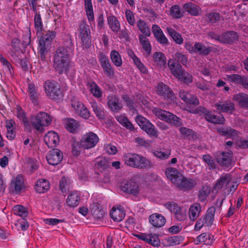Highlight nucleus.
Wrapping results in <instances>:
<instances>
[{
    "label": "nucleus",
    "instance_id": "nucleus-19",
    "mask_svg": "<svg viewBox=\"0 0 248 248\" xmlns=\"http://www.w3.org/2000/svg\"><path fill=\"white\" fill-rule=\"evenodd\" d=\"M107 99L108 106L112 111L119 112L122 109L123 106L118 97L114 95H108Z\"/></svg>",
    "mask_w": 248,
    "mask_h": 248
},
{
    "label": "nucleus",
    "instance_id": "nucleus-4",
    "mask_svg": "<svg viewBox=\"0 0 248 248\" xmlns=\"http://www.w3.org/2000/svg\"><path fill=\"white\" fill-rule=\"evenodd\" d=\"M43 88L46 95L51 100H57L62 97L60 86L55 81L50 80L46 81Z\"/></svg>",
    "mask_w": 248,
    "mask_h": 248
},
{
    "label": "nucleus",
    "instance_id": "nucleus-24",
    "mask_svg": "<svg viewBox=\"0 0 248 248\" xmlns=\"http://www.w3.org/2000/svg\"><path fill=\"white\" fill-rule=\"evenodd\" d=\"M110 216L113 221L120 222L125 217V212L123 208L121 206L116 208L113 207L110 211Z\"/></svg>",
    "mask_w": 248,
    "mask_h": 248
},
{
    "label": "nucleus",
    "instance_id": "nucleus-5",
    "mask_svg": "<svg viewBox=\"0 0 248 248\" xmlns=\"http://www.w3.org/2000/svg\"><path fill=\"white\" fill-rule=\"evenodd\" d=\"M31 127L36 131L42 130L44 126H47L51 122V118L47 113L44 112H40L36 115H32L30 118Z\"/></svg>",
    "mask_w": 248,
    "mask_h": 248
},
{
    "label": "nucleus",
    "instance_id": "nucleus-29",
    "mask_svg": "<svg viewBox=\"0 0 248 248\" xmlns=\"http://www.w3.org/2000/svg\"><path fill=\"white\" fill-rule=\"evenodd\" d=\"M201 212V206L199 203H194L189 209V217L191 220L194 221L199 217Z\"/></svg>",
    "mask_w": 248,
    "mask_h": 248
},
{
    "label": "nucleus",
    "instance_id": "nucleus-20",
    "mask_svg": "<svg viewBox=\"0 0 248 248\" xmlns=\"http://www.w3.org/2000/svg\"><path fill=\"white\" fill-rule=\"evenodd\" d=\"M27 92L32 103L34 106H38L39 104L40 94L37 91V87L33 83H29Z\"/></svg>",
    "mask_w": 248,
    "mask_h": 248
},
{
    "label": "nucleus",
    "instance_id": "nucleus-22",
    "mask_svg": "<svg viewBox=\"0 0 248 248\" xmlns=\"http://www.w3.org/2000/svg\"><path fill=\"white\" fill-rule=\"evenodd\" d=\"M221 43L231 44L238 40V35L234 31H228L221 35Z\"/></svg>",
    "mask_w": 248,
    "mask_h": 248
},
{
    "label": "nucleus",
    "instance_id": "nucleus-30",
    "mask_svg": "<svg viewBox=\"0 0 248 248\" xmlns=\"http://www.w3.org/2000/svg\"><path fill=\"white\" fill-rule=\"evenodd\" d=\"M234 101L238 103V105L245 108H248V95L244 93H239L235 94L233 97Z\"/></svg>",
    "mask_w": 248,
    "mask_h": 248
},
{
    "label": "nucleus",
    "instance_id": "nucleus-25",
    "mask_svg": "<svg viewBox=\"0 0 248 248\" xmlns=\"http://www.w3.org/2000/svg\"><path fill=\"white\" fill-rule=\"evenodd\" d=\"M183 9L193 16H197L200 14L201 8L192 2L186 3L183 5Z\"/></svg>",
    "mask_w": 248,
    "mask_h": 248
},
{
    "label": "nucleus",
    "instance_id": "nucleus-44",
    "mask_svg": "<svg viewBox=\"0 0 248 248\" xmlns=\"http://www.w3.org/2000/svg\"><path fill=\"white\" fill-rule=\"evenodd\" d=\"M210 234L207 233H202L197 237L196 244L203 243L206 245H210L212 243V239Z\"/></svg>",
    "mask_w": 248,
    "mask_h": 248
},
{
    "label": "nucleus",
    "instance_id": "nucleus-15",
    "mask_svg": "<svg viewBox=\"0 0 248 248\" xmlns=\"http://www.w3.org/2000/svg\"><path fill=\"white\" fill-rule=\"evenodd\" d=\"M72 107L76 112L84 119H88L90 116V112L84 104L80 101H74L72 103Z\"/></svg>",
    "mask_w": 248,
    "mask_h": 248
},
{
    "label": "nucleus",
    "instance_id": "nucleus-38",
    "mask_svg": "<svg viewBox=\"0 0 248 248\" xmlns=\"http://www.w3.org/2000/svg\"><path fill=\"white\" fill-rule=\"evenodd\" d=\"M166 31L168 34L171 36L176 44L181 45L183 43L184 40L182 35L176 32L173 28L168 27L166 28Z\"/></svg>",
    "mask_w": 248,
    "mask_h": 248
},
{
    "label": "nucleus",
    "instance_id": "nucleus-14",
    "mask_svg": "<svg viewBox=\"0 0 248 248\" xmlns=\"http://www.w3.org/2000/svg\"><path fill=\"white\" fill-rule=\"evenodd\" d=\"M215 107L219 112L231 114L235 109L234 104L229 100L217 102L215 104Z\"/></svg>",
    "mask_w": 248,
    "mask_h": 248
},
{
    "label": "nucleus",
    "instance_id": "nucleus-53",
    "mask_svg": "<svg viewBox=\"0 0 248 248\" xmlns=\"http://www.w3.org/2000/svg\"><path fill=\"white\" fill-rule=\"evenodd\" d=\"M70 181L68 178L63 177L60 182V188L62 193H65L70 190Z\"/></svg>",
    "mask_w": 248,
    "mask_h": 248
},
{
    "label": "nucleus",
    "instance_id": "nucleus-40",
    "mask_svg": "<svg viewBox=\"0 0 248 248\" xmlns=\"http://www.w3.org/2000/svg\"><path fill=\"white\" fill-rule=\"evenodd\" d=\"M139 39L143 49L146 52L147 54L148 55L150 54L152 50V46L148 39L146 38V36H144L142 34H140L139 35Z\"/></svg>",
    "mask_w": 248,
    "mask_h": 248
},
{
    "label": "nucleus",
    "instance_id": "nucleus-27",
    "mask_svg": "<svg viewBox=\"0 0 248 248\" xmlns=\"http://www.w3.org/2000/svg\"><path fill=\"white\" fill-rule=\"evenodd\" d=\"M216 160L220 165L229 167L231 162V154L229 153L221 152L217 155Z\"/></svg>",
    "mask_w": 248,
    "mask_h": 248
},
{
    "label": "nucleus",
    "instance_id": "nucleus-8",
    "mask_svg": "<svg viewBox=\"0 0 248 248\" xmlns=\"http://www.w3.org/2000/svg\"><path fill=\"white\" fill-rule=\"evenodd\" d=\"M98 141V136L93 132H90L83 136L80 140V145L85 149H89L94 147Z\"/></svg>",
    "mask_w": 248,
    "mask_h": 248
},
{
    "label": "nucleus",
    "instance_id": "nucleus-37",
    "mask_svg": "<svg viewBox=\"0 0 248 248\" xmlns=\"http://www.w3.org/2000/svg\"><path fill=\"white\" fill-rule=\"evenodd\" d=\"M91 211L94 217L97 220L102 218L105 214V211L101 208V206L98 202L92 204Z\"/></svg>",
    "mask_w": 248,
    "mask_h": 248
},
{
    "label": "nucleus",
    "instance_id": "nucleus-59",
    "mask_svg": "<svg viewBox=\"0 0 248 248\" xmlns=\"http://www.w3.org/2000/svg\"><path fill=\"white\" fill-rule=\"evenodd\" d=\"M109 162L106 158H97L96 160L95 166L100 169H106L109 167Z\"/></svg>",
    "mask_w": 248,
    "mask_h": 248
},
{
    "label": "nucleus",
    "instance_id": "nucleus-50",
    "mask_svg": "<svg viewBox=\"0 0 248 248\" xmlns=\"http://www.w3.org/2000/svg\"><path fill=\"white\" fill-rule=\"evenodd\" d=\"M91 105L96 116L99 119L103 118L104 117V112L103 108L101 105H98L96 102L95 101L91 102Z\"/></svg>",
    "mask_w": 248,
    "mask_h": 248
},
{
    "label": "nucleus",
    "instance_id": "nucleus-16",
    "mask_svg": "<svg viewBox=\"0 0 248 248\" xmlns=\"http://www.w3.org/2000/svg\"><path fill=\"white\" fill-rule=\"evenodd\" d=\"M203 113L204 114L205 119L209 122L219 124H223L225 123V119L222 115H216L212 112L208 110L206 108H204Z\"/></svg>",
    "mask_w": 248,
    "mask_h": 248
},
{
    "label": "nucleus",
    "instance_id": "nucleus-31",
    "mask_svg": "<svg viewBox=\"0 0 248 248\" xmlns=\"http://www.w3.org/2000/svg\"><path fill=\"white\" fill-rule=\"evenodd\" d=\"M168 65L171 70V73L176 78H177L178 76H179V75H180L183 70L180 63L174 62V60L172 59L169 60Z\"/></svg>",
    "mask_w": 248,
    "mask_h": 248
},
{
    "label": "nucleus",
    "instance_id": "nucleus-2",
    "mask_svg": "<svg viewBox=\"0 0 248 248\" xmlns=\"http://www.w3.org/2000/svg\"><path fill=\"white\" fill-rule=\"evenodd\" d=\"M124 160L127 166L139 169L149 170L153 167L151 160L137 154H128L124 156Z\"/></svg>",
    "mask_w": 248,
    "mask_h": 248
},
{
    "label": "nucleus",
    "instance_id": "nucleus-18",
    "mask_svg": "<svg viewBox=\"0 0 248 248\" xmlns=\"http://www.w3.org/2000/svg\"><path fill=\"white\" fill-rule=\"evenodd\" d=\"M165 174L167 178L174 185L180 180L182 174L175 168L168 167L165 170Z\"/></svg>",
    "mask_w": 248,
    "mask_h": 248
},
{
    "label": "nucleus",
    "instance_id": "nucleus-60",
    "mask_svg": "<svg viewBox=\"0 0 248 248\" xmlns=\"http://www.w3.org/2000/svg\"><path fill=\"white\" fill-rule=\"evenodd\" d=\"M183 237L181 236H173L169 237L167 239V245L169 246L178 245L183 241Z\"/></svg>",
    "mask_w": 248,
    "mask_h": 248
},
{
    "label": "nucleus",
    "instance_id": "nucleus-47",
    "mask_svg": "<svg viewBox=\"0 0 248 248\" xmlns=\"http://www.w3.org/2000/svg\"><path fill=\"white\" fill-rule=\"evenodd\" d=\"M110 57L111 61L116 66L120 67L122 65L121 56L117 51L112 50L110 52Z\"/></svg>",
    "mask_w": 248,
    "mask_h": 248
},
{
    "label": "nucleus",
    "instance_id": "nucleus-64",
    "mask_svg": "<svg viewBox=\"0 0 248 248\" xmlns=\"http://www.w3.org/2000/svg\"><path fill=\"white\" fill-rule=\"evenodd\" d=\"M143 10L150 21L155 20L157 18V15L152 8L146 7Z\"/></svg>",
    "mask_w": 248,
    "mask_h": 248
},
{
    "label": "nucleus",
    "instance_id": "nucleus-56",
    "mask_svg": "<svg viewBox=\"0 0 248 248\" xmlns=\"http://www.w3.org/2000/svg\"><path fill=\"white\" fill-rule=\"evenodd\" d=\"M166 122L176 127L180 126L182 125L181 119L170 112Z\"/></svg>",
    "mask_w": 248,
    "mask_h": 248
},
{
    "label": "nucleus",
    "instance_id": "nucleus-57",
    "mask_svg": "<svg viewBox=\"0 0 248 248\" xmlns=\"http://www.w3.org/2000/svg\"><path fill=\"white\" fill-rule=\"evenodd\" d=\"M210 52L209 48L206 47L204 45L201 43H195V51L200 55H206L208 54Z\"/></svg>",
    "mask_w": 248,
    "mask_h": 248
},
{
    "label": "nucleus",
    "instance_id": "nucleus-9",
    "mask_svg": "<svg viewBox=\"0 0 248 248\" xmlns=\"http://www.w3.org/2000/svg\"><path fill=\"white\" fill-rule=\"evenodd\" d=\"M156 92L157 94L162 96L169 103L174 102V94L170 88L163 82L159 83L157 87Z\"/></svg>",
    "mask_w": 248,
    "mask_h": 248
},
{
    "label": "nucleus",
    "instance_id": "nucleus-6",
    "mask_svg": "<svg viewBox=\"0 0 248 248\" xmlns=\"http://www.w3.org/2000/svg\"><path fill=\"white\" fill-rule=\"evenodd\" d=\"M136 121L140 128L148 135L155 138L158 136V132L155 126L147 119L140 115H138L136 118Z\"/></svg>",
    "mask_w": 248,
    "mask_h": 248
},
{
    "label": "nucleus",
    "instance_id": "nucleus-49",
    "mask_svg": "<svg viewBox=\"0 0 248 248\" xmlns=\"http://www.w3.org/2000/svg\"><path fill=\"white\" fill-rule=\"evenodd\" d=\"M211 188L208 186H204L199 190L198 194V199L201 202L205 201L211 192Z\"/></svg>",
    "mask_w": 248,
    "mask_h": 248
},
{
    "label": "nucleus",
    "instance_id": "nucleus-58",
    "mask_svg": "<svg viewBox=\"0 0 248 248\" xmlns=\"http://www.w3.org/2000/svg\"><path fill=\"white\" fill-rule=\"evenodd\" d=\"M181 134L185 137L188 139H194L196 135L194 131L189 128L182 127L179 129Z\"/></svg>",
    "mask_w": 248,
    "mask_h": 248
},
{
    "label": "nucleus",
    "instance_id": "nucleus-39",
    "mask_svg": "<svg viewBox=\"0 0 248 248\" xmlns=\"http://www.w3.org/2000/svg\"><path fill=\"white\" fill-rule=\"evenodd\" d=\"M84 6L88 19L91 23L94 19L92 0H84Z\"/></svg>",
    "mask_w": 248,
    "mask_h": 248
},
{
    "label": "nucleus",
    "instance_id": "nucleus-62",
    "mask_svg": "<svg viewBox=\"0 0 248 248\" xmlns=\"http://www.w3.org/2000/svg\"><path fill=\"white\" fill-rule=\"evenodd\" d=\"M179 75L180 76H178L177 78L181 81H183L186 83H189L192 82V76L187 72H186L185 70H183Z\"/></svg>",
    "mask_w": 248,
    "mask_h": 248
},
{
    "label": "nucleus",
    "instance_id": "nucleus-36",
    "mask_svg": "<svg viewBox=\"0 0 248 248\" xmlns=\"http://www.w3.org/2000/svg\"><path fill=\"white\" fill-rule=\"evenodd\" d=\"M49 183L46 179H39L35 185L36 191L40 193H45L49 189Z\"/></svg>",
    "mask_w": 248,
    "mask_h": 248
},
{
    "label": "nucleus",
    "instance_id": "nucleus-41",
    "mask_svg": "<svg viewBox=\"0 0 248 248\" xmlns=\"http://www.w3.org/2000/svg\"><path fill=\"white\" fill-rule=\"evenodd\" d=\"M89 91L93 96L96 98H100L102 95V92L100 88L94 81L88 84Z\"/></svg>",
    "mask_w": 248,
    "mask_h": 248
},
{
    "label": "nucleus",
    "instance_id": "nucleus-12",
    "mask_svg": "<svg viewBox=\"0 0 248 248\" xmlns=\"http://www.w3.org/2000/svg\"><path fill=\"white\" fill-rule=\"evenodd\" d=\"M196 185L193 179L187 178L182 175L175 186L180 190L186 191L192 189Z\"/></svg>",
    "mask_w": 248,
    "mask_h": 248
},
{
    "label": "nucleus",
    "instance_id": "nucleus-55",
    "mask_svg": "<svg viewBox=\"0 0 248 248\" xmlns=\"http://www.w3.org/2000/svg\"><path fill=\"white\" fill-rule=\"evenodd\" d=\"M153 112L159 119L165 121H167L170 113L169 111L162 110L157 108H155L153 109Z\"/></svg>",
    "mask_w": 248,
    "mask_h": 248
},
{
    "label": "nucleus",
    "instance_id": "nucleus-7",
    "mask_svg": "<svg viewBox=\"0 0 248 248\" xmlns=\"http://www.w3.org/2000/svg\"><path fill=\"white\" fill-rule=\"evenodd\" d=\"M137 179V177L134 176L127 180L124 185L121 186L122 190L127 194L135 196H138L140 189Z\"/></svg>",
    "mask_w": 248,
    "mask_h": 248
},
{
    "label": "nucleus",
    "instance_id": "nucleus-61",
    "mask_svg": "<svg viewBox=\"0 0 248 248\" xmlns=\"http://www.w3.org/2000/svg\"><path fill=\"white\" fill-rule=\"evenodd\" d=\"M81 41L82 46L84 48H88L92 45V37L91 34L83 35L79 37Z\"/></svg>",
    "mask_w": 248,
    "mask_h": 248
},
{
    "label": "nucleus",
    "instance_id": "nucleus-46",
    "mask_svg": "<svg viewBox=\"0 0 248 248\" xmlns=\"http://www.w3.org/2000/svg\"><path fill=\"white\" fill-rule=\"evenodd\" d=\"M217 132L229 138H234L237 136V131L229 127L220 128L217 129Z\"/></svg>",
    "mask_w": 248,
    "mask_h": 248
},
{
    "label": "nucleus",
    "instance_id": "nucleus-63",
    "mask_svg": "<svg viewBox=\"0 0 248 248\" xmlns=\"http://www.w3.org/2000/svg\"><path fill=\"white\" fill-rule=\"evenodd\" d=\"M26 161L27 163V167L29 168L31 171L33 172L38 168L39 164L35 159L28 158Z\"/></svg>",
    "mask_w": 248,
    "mask_h": 248
},
{
    "label": "nucleus",
    "instance_id": "nucleus-17",
    "mask_svg": "<svg viewBox=\"0 0 248 248\" xmlns=\"http://www.w3.org/2000/svg\"><path fill=\"white\" fill-rule=\"evenodd\" d=\"M44 141L49 148L55 147L59 142V137L54 131L48 132L44 137Z\"/></svg>",
    "mask_w": 248,
    "mask_h": 248
},
{
    "label": "nucleus",
    "instance_id": "nucleus-11",
    "mask_svg": "<svg viewBox=\"0 0 248 248\" xmlns=\"http://www.w3.org/2000/svg\"><path fill=\"white\" fill-rule=\"evenodd\" d=\"M63 158L62 152L58 149H54L49 151L46 156L48 163L51 165L59 164Z\"/></svg>",
    "mask_w": 248,
    "mask_h": 248
},
{
    "label": "nucleus",
    "instance_id": "nucleus-43",
    "mask_svg": "<svg viewBox=\"0 0 248 248\" xmlns=\"http://www.w3.org/2000/svg\"><path fill=\"white\" fill-rule=\"evenodd\" d=\"M78 31L79 32L78 37L91 34L89 26L84 20L80 22Z\"/></svg>",
    "mask_w": 248,
    "mask_h": 248
},
{
    "label": "nucleus",
    "instance_id": "nucleus-42",
    "mask_svg": "<svg viewBox=\"0 0 248 248\" xmlns=\"http://www.w3.org/2000/svg\"><path fill=\"white\" fill-rule=\"evenodd\" d=\"M137 27L144 36L149 37L151 35L149 27L143 19H140L137 22Z\"/></svg>",
    "mask_w": 248,
    "mask_h": 248
},
{
    "label": "nucleus",
    "instance_id": "nucleus-48",
    "mask_svg": "<svg viewBox=\"0 0 248 248\" xmlns=\"http://www.w3.org/2000/svg\"><path fill=\"white\" fill-rule=\"evenodd\" d=\"M184 12L182 11L178 5L172 6L170 9V15L173 18L179 19L184 16Z\"/></svg>",
    "mask_w": 248,
    "mask_h": 248
},
{
    "label": "nucleus",
    "instance_id": "nucleus-35",
    "mask_svg": "<svg viewBox=\"0 0 248 248\" xmlns=\"http://www.w3.org/2000/svg\"><path fill=\"white\" fill-rule=\"evenodd\" d=\"M12 187L14 188V191L19 193L24 186V178L21 175H18L16 178L11 182Z\"/></svg>",
    "mask_w": 248,
    "mask_h": 248
},
{
    "label": "nucleus",
    "instance_id": "nucleus-52",
    "mask_svg": "<svg viewBox=\"0 0 248 248\" xmlns=\"http://www.w3.org/2000/svg\"><path fill=\"white\" fill-rule=\"evenodd\" d=\"M221 17L219 13L210 12L206 15V19L208 23L214 24L218 21Z\"/></svg>",
    "mask_w": 248,
    "mask_h": 248
},
{
    "label": "nucleus",
    "instance_id": "nucleus-3",
    "mask_svg": "<svg viewBox=\"0 0 248 248\" xmlns=\"http://www.w3.org/2000/svg\"><path fill=\"white\" fill-rule=\"evenodd\" d=\"M56 33L54 31H49L45 34H43L39 40L38 46L39 52L42 60L46 59V56L50 46L52 40L55 38Z\"/></svg>",
    "mask_w": 248,
    "mask_h": 248
},
{
    "label": "nucleus",
    "instance_id": "nucleus-45",
    "mask_svg": "<svg viewBox=\"0 0 248 248\" xmlns=\"http://www.w3.org/2000/svg\"><path fill=\"white\" fill-rule=\"evenodd\" d=\"M79 124L78 122L71 118L67 119L66 123V128L71 133H75L78 129Z\"/></svg>",
    "mask_w": 248,
    "mask_h": 248
},
{
    "label": "nucleus",
    "instance_id": "nucleus-1",
    "mask_svg": "<svg viewBox=\"0 0 248 248\" xmlns=\"http://www.w3.org/2000/svg\"><path fill=\"white\" fill-rule=\"evenodd\" d=\"M71 66L70 52L64 46L57 48L53 56V67L59 74L66 73Z\"/></svg>",
    "mask_w": 248,
    "mask_h": 248
},
{
    "label": "nucleus",
    "instance_id": "nucleus-10",
    "mask_svg": "<svg viewBox=\"0 0 248 248\" xmlns=\"http://www.w3.org/2000/svg\"><path fill=\"white\" fill-rule=\"evenodd\" d=\"M99 61L106 75L108 77H113L114 75V69L111 65L108 59L104 53H100Z\"/></svg>",
    "mask_w": 248,
    "mask_h": 248
},
{
    "label": "nucleus",
    "instance_id": "nucleus-51",
    "mask_svg": "<svg viewBox=\"0 0 248 248\" xmlns=\"http://www.w3.org/2000/svg\"><path fill=\"white\" fill-rule=\"evenodd\" d=\"M172 60L176 62H180L183 65H186L187 62L188 57L187 55L178 51L173 55Z\"/></svg>",
    "mask_w": 248,
    "mask_h": 248
},
{
    "label": "nucleus",
    "instance_id": "nucleus-23",
    "mask_svg": "<svg viewBox=\"0 0 248 248\" xmlns=\"http://www.w3.org/2000/svg\"><path fill=\"white\" fill-rule=\"evenodd\" d=\"M16 116L24 124L26 129L29 132L31 131V126L28 121L25 112L20 106H16Z\"/></svg>",
    "mask_w": 248,
    "mask_h": 248
},
{
    "label": "nucleus",
    "instance_id": "nucleus-13",
    "mask_svg": "<svg viewBox=\"0 0 248 248\" xmlns=\"http://www.w3.org/2000/svg\"><path fill=\"white\" fill-rule=\"evenodd\" d=\"M152 32L158 43L164 46H167L169 42L160 27L156 24L152 26Z\"/></svg>",
    "mask_w": 248,
    "mask_h": 248
},
{
    "label": "nucleus",
    "instance_id": "nucleus-33",
    "mask_svg": "<svg viewBox=\"0 0 248 248\" xmlns=\"http://www.w3.org/2000/svg\"><path fill=\"white\" fill-rule=\"evenodd\" d=\"M79 200V193L77 191L72 192L68 195L66 203L69 206L74 207L78 204Z\"/></svg>",
    "mask_w": 248,
    "mask_h": 248
},
{
    "label": "nucleus",
    "instance_id": "nucleus-34",
    "mask_svg": "<svg viewBox=\"0 0 248 248\" xmlns=\"http://www.w3.org/2000/svg\"><path fill=\"white\" fill-rule=\"evenodd\" d=\"M215 211V208L212 206L208 208L206 214L202 217V218H203L204 223H205V226H208L212 224L214 220Z\"/></svg>",
    "mask_w": 248,
    "mask_h": 248
},
{
    "label": "nucleus",
    "instance_id": "nucleus-32",
    "mask_svg": "<svg viewBox=\"0 0 248 248\" xmlns=\"http://www.w3.org/2000/svg\"><path fill=\"white\" fill-rule=\"evenodd\" d=\"M231 180V177L230 175L225 174L223 175L220 179L217 182L214 186V190L218 192L219 190L226 187Z\"/></svg>",
    "mask_w": 248,
    "mask_h": 248
},
{
    "label": "nucleus",
    "instance_id": "nucleus-28",
    "mask_svg": "<svg viewBox=\"0 0 248 248\" xmlns=\"http://www.w3.org/2000/svg\"><path fill=\"white\" fill-rule=\"evenodd\" d=\"M107 22L110 29L115 32L118 33L120 31V23L117 18L111 15L107 17Z\"/></svg>",
    "mask_w": 248,
    "mask_h": 248
},
{
    "label": "nucleus",
    "instance_id": "nucleus-26",
    "mask_svg": "<svg viewBox=\"0 0 248 248\" xmlns=\"http://www.w3.org/2000/svg\"><path fill=\"white\" fill-rule=\"evenodd\" d=\"M154 62L159 68H164L166 64V58L165 55L161 52H156L153 54Z\"/></svg>",
    "mask_w": 248,
    "mask_h": 248
},
{
    "label": "nucleus",
    "instance_id": "nucleus-21",
    "mask_svg": "<svg viewBox=\"0 0 248 248\" xmlns=\"http://www.w3.org/2000/svg\"><path fill=\"white\" fill-rule=\"evenodd\" d=\"M149 220L151 225L156 228L163 226L166 221L165 217L158 213L151 215L149 217Z\"/></svg>",
    "mask_w": 248,
    "mask_h": 248
},
{
    "label": "nucleus",
    "instance_id": "nucleus-54",
    "mask_svg": "<svg viewBox=\"0 0 248 248\" xmlns=\"http://www.w3.org/2000/svg\"><path fill=\"white\" fill-rule=\"evenodd\" d=\"M13 211L14 214L22 217H26L28 215L27 209L21 205H17L14 206Z\"/></svg>",
    "mask_w": 248,
    "mask_h": 248
}]
</instances>
